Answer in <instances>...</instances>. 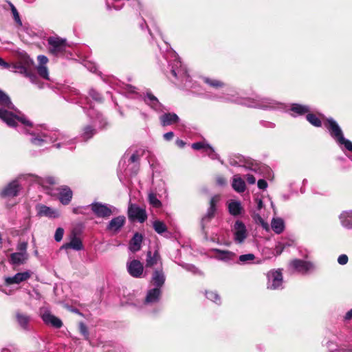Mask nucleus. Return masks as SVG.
Instances as JSON below:
<instances>
[{
	"label": "nucleus",
	"instance_id": "f257e3e1",
	"mask_svg": "<svg viewBox=\"0 0 352 352\" xmlns=\"http://www.w3.org/2000/svg\"><path fill=\"white\" fill-rule=\"evenodd\" d=\"M0 119L8 126L16 128L19 133L29 134L30 142L35 146H43L46 144L54 143L56 148L67 147L72 148L74 140L58 130L49 131L38 129L12 102L8 95L0 89Z\"/></svg>",
	"mask_w": 352,
	"mask_h": 352
},
{
	"label": "nucleus",
	"instance_id": "f03ea898",
	"mask_svg": "<svg viewBox=\"0 0 352 352\" xmlns=\"http://www.w3.org/2000/svg\"><path fill=\"white\" fill-rule=\"evenodd\" d=\"M208 98L223 102H234L263 110H283L286 107L284 103L271 98L256 96L254 98H243L232 93L211 95Z\"/></svg>",
	"mask_w": 352,
	"mask_h": 352
},
{
	"label": "nucleus",
	"instance_id": "7ed1b4c3",
	"mask_svg": "<svg viewBox=\"0 0 352 352\" xmlns=\"http://www.w3.org/2000/svg\"><path fill=\"white\" fill-rule=\"evenodd\" d=\"M85 113L90 118L91 124L82 128L80 137L83 140L87 141L97 133L98 129H104L107 122L100 112L91 107Z\"/></svg>",
	"mask_w": 352,
	"mask_h": 352
},
{
	"label": "nucleus",
	"instance_id": "20e7f679",
	"mask_svg": "<svg viewBox=\"0 0 352 352\" xmlns=\"http://www.w3.org/2000/svg\"><path fill=\"white\" fill-rule=\"evenodd\" d=\"M324 125L330 136L342 151L346 150L352 153V142L344 138L342 129L334 119L327 118Z\"/></svg>",
	"mask_w": 352,
	"mask_h": 352
},
{
	"label": "nucleus",
	"instance_id": "39448f33",
	"mask_svg": "<svg viewBox=\"0 0 352 352\" xmlns=\"http://www.w3.org/2000/svg\"><path fill=\"white\" fill-rule=\"evenodd\" d=\"M168 62V66L172 75L179 80L182 83L187 86L188 82H190V76L184 65H182L177 56L175 52H170L168 57H166Z\"/></svg>",
	"mask_w": 352,
	"mask_h": 352
},
{
	"label": "nucleus",
	"instance_id": "423d86ee",
	"mask_svg": "<svg viewBox=\"0 0 352 352\" xmlns=\"http://www.w3.org/2000/svg\"><path fill=\"white\" fill-rule=\"evenodd\" d=\"M47 43L50 53L55 56H65L67 58L72 55L68 50L69 46L65 38L50 36L47 38Z\"/></svg>",
	"mask_w": 352,
	"mask_h": 352
},
{
	"label": "nucleus",
	"instance_id": "0eeeda50",
	"mask_svg": "<svg viewBox=\"0 0 352 352\" xmlns=\"http://www.w3.org/2000/svg\"><path fill=\"white\" fill-rule=\"evenodd\" d=\"M63 97L68 102L78 104L84 109L85 112L90 109L94 108L89 103L88 97H82L80 95L78 90L74 88H68L63 91Z\"/></svg>",
	"mask_w": 352,
	"mask_h": 352
},
{
	"label": "nucleus",
	"instance_id": "6e6552de",
	"mask_svg": "<svg viewBox=\"0 0 352 352\" xmlns=\"http://www.w3.org/2000/svg\"><path fill=\"white\" fill-rule=\"evenodd\" d=\"M88 207L97 217L103 219H108L111 215L118 212L115 206L101 202H93Z\"/></svg>",
	"mask_w": 352,
	"mask_h": 352
},
{
	"label": "nucleus",
	"instance_id": "1a4fd4ad",
	"mask_svg": "<svg viewBox=\"0 0 352 352\" xmlns=\"http://www.w3.org/2000/svg\"><path fill=\"white\" fill-rule=\"evenodd\" d=\"M267 289L276 290L283 288V277L280 269L270 270L267 274Z\"/></svg>",
	"mask_w": 352,
	"mask_h": 352
},
{
	"label": "nucleus",
	"instance_id": "9d476101",
	"mask_svg": "<svg viewBox=\"0 0 352 352\" xmlns=\"http://www.w3.org/2000/svg\"><path fill=\"white\" fill-rule=\"evenodd\" d=\"M39 316L43 322L55 329H60L63 327L62 320L52 314L47 307H41L39 309Z\"/></svg>",
	"mask_w": 352,
	"mask_h": 352
},
{
	"label": "nucleus",
	"instance_id": "9b49d317",
	"mask_svg": "<svg viewBox=\"0 0 352 352\" xmlns=\"http://www.w3.org/2000/svg\"><path fill=\"white\" fill-rule=\"evenodd\" d=\"M219 201V197L217 195H215L210 199L209 208H208L206 214L201 219V228L203 233H204L206 235L207 234L206 229L208 226V224L214 217L217 210V204Z\"/></svg>",
	"mask_w": 352,
	"mask_h": 352
},
{
	"label": "nucleus",
	"instance_id": "f8f14e48",
	"mask_svg": "<svg viewBox=\"0 0 352 352\" xmlns=\"http://www.w3.org/2000/svg\"><path fill=\"white\" fill-rule=\"evenodd\" d=\"M26 175H21L16 179H14L6 186L0 192L1 197H14L18 195V193L21 189V185L19 181L22 179H25Z\"/></svg>",
	"mask_w": 352,
	"mask_h": 352
},
{
	"label": "nucleus",
	"instance_id": "ddd939ff",
	"mask_svg": "<svg viewBox=\"0 0 352 352\" xmlns=\"http://www.w3.org/2000/svg\"><path fill=\"white\" fill-rule=\"evenodd\" d=\"M289 267L294 272L301 274H306L314 270V265L309 261L294 259L289 263Z\"/></svg>",
	"mask_w": 352,
	"mask_h": 352
},
{
	"label": "nucleus",
	"instance_id": "4468645a",
	"mask_svg": "<svg viewBox=\"0 0 352 352\" xmlns=\"http://www.w3.org/2000/svg\"><path fill=\"white\" fill-rule=\"evenodd\" d=\"M12 72L19 73L28 78L32 84L36 85L39 89L44 87V83L41 82L37 76L33 72L29 71L24 65L16 64L12 66Z\"/></svg>",
	"mask_w": 352,
	"mask_h": 352
},
{
	"label": "nucleus",
	"instance_id": "2eb2a0df",
	"mask_svg": "<svg viewBox=\"0 0 352 352\" xmlns=\"http://www.w3.org/2000/svg\"><path fill=\"white\" fill-rule=\"evenodd\" d=\"M128 216L130 219L137 220L140 223L144 222L147 219L146 210L133 204H130L129 206Z\"/></svg>",
	"mask_w": 352,
	"mask_h": 352
},
{
	"label": "nucleus",
	"instance_id": "dca6fc26",
	"mask_svg": "<svg viewBox=\"0 0 352 352\" xmlns=\"http://www.w3.org/2000/svg\"><path fill=\"white\" fill-rule=\"evenodd\" d=\"M248 233L244 223L237 220L234 226V239L236 243H241L247 238Z\"/></svg>",
	"mask_w": 352,
	"mask_h": 352
},
{
	"label": "nucleus",
	"instance_id": "f3484780",
	"mask_svg": "<svg viewBox=\"0 0 352 352\" xmlns=\"http://www.w3.org/2000/svg\"><path fill=\"white\" fill-rule=\"evenodd\" d=\"M126 267L129 274L134 278H140L144 270L143 264L136 259L128 262Z\"/></svg>",
	"mask_w": 352,
	"mask_h": 352
},
{
	"label": "nucleus",
	"instance_id": "a211bd4d",
	"mask_svg": "<svg viewBox=\"0 0 352 352\" xmlns=\"http://www.w3.org/2000/svg\"><path fill=\"white\" fill-rule=\"evenodd\" d=\"M126 223L124 215H120L113 218L107 225L106 230L113 233H118Z\"/></svg>",
	"mask_w": 352,
	"mask_h": 352
},
{
	"label": "nucleus",
	"instance_id": "6ab92c4d",
	"mask_svg": "<svg viewBox=\"0 0 352 352\" xmlns=\"http://www.w3.org/2000/svg\"><path fill=\"white\" fill-rule=\"evenodd\" d=\"M31 277V272L30 271H25L19 272L13 276H8L5 278V283L6 285L19 284L22 282L26 281Z\"/></svg>",
	"mask_w": 352,
	"mask_h": 352
},
{
	"label": "nucleus",
	"instance_id": "aec40b11",
	"mask_svg": "<svg viewBox=\"0 0 352 352\" xmlns=\"http://www.w3.org/2000/svg\"><path fill=\"white\" fill-rule=\"evenodd\" d=\"M162 296V289L159 287H153L148 290L145 300V305H153L160 301Z\"/></svg>",
	"mask_w": 352,
	"mask_h": 352
},
{
	"label": "nucleus",
	"instance_id": "412c9836",
	"mask_svg": "<svg viewBox=\"0 0 352 352\" xmlns=\"http://www.w3.org/2000/svg\"><path fill=\"white\" fill-rule=\"evenodd\" d=\"M166 280V276L163 272L162 267H159L154 270L152 278L151 283L154 285V287H159L162 289V287L164 286Z\"/></svg>",
	"mask_w": 352,
	"mask_h": 352
},
{
	"label": "nucleus",
	"instance_id": "4be33fe9",
	"mask_svg": "<svg viewBox=\"0 0 352 352\" xmlns=\"http://www.w3.org/2000/svg\"><path fill=\"white\" fill-rule=\"evenodd\" d=\"M37 214L39 217H47L48 218H57L60 216L59 212L52 208L45 205H38L36 206Z\"/></svg>",
	"mask_w": 352,
	"mask_h": 352
},
{
	"label": "nucleus",
	"instance_id": "5701e85b",
	"mask_svg": "<svg viewBox=\"0 0 352 352\" xmlns=\"http://www.w3.org/2000/svg\"><path fill=\"white\" fill-rule=\"evenodd\" d=\"M212 252L216 253L214 258L217 260L224 262H230L233 261L236 256L235 253L228 250H221L220 249L214 248L211 250Z\"/></svg>",
	"mask_w": 352,
	"mask_h": 352
},
{
	"label": "nucleus",
	"instance_id": "b1692460",
	"mask_svg": "<svg viewBox=\"0 0 352 352\" xmlns=\"http://www.w3.org/2000/svg\"><path fill=\"white\" fill-rule=\"evenodd\" d=\"M28 259V253L14 252L12 253L9 257V263L14 266L23 265Z\"/></svg>",
	"mask_w": 352,
	"mask_h": 352
},
{
	"label": "nucleus",
	"instance_id": "393cba45",
	"mask_svg": "<svg viewBox=\"0 0 352 352\" xmlns=\"http://www.w3.org/2000/svg\"><path fill=\"white\" fill-rule=\"evenodd\" d=\"M290 111L291 115L294 117L298 116H304L311 112V109L309 105L301 104L298 103H293L291 104Z\"/></svg>",
	"mask_w": 352,
	"mask_h": 352
},
{
	"label": "nucleus",
	"instance_id": "a878e982",
	"mask_svg": "<svg viewBox=\"0 0 352 352\" xmlns=\"http://www.w3.org/2000/svg\"><path fill=\"white\" fill-rule=\"evenodd\" d=\"M157 263L160 264V267H162L161 256L158 251L155 250L153 253L150 250L148 251L146 254V267H152Z\"/></svg>",
	"mask_w": 352,
	"mask_h": 352
},
{
	"label": "nucleus",
	"instance_id": "bb28decb",
	"mask_svg": "<svg viewBox=\"0 0 352 352\" xmlns=\"http://www.w3.org/2000/svg\"><path fill=\"white\" fill-rule=\"evenodd\" d=\"M16 320L20 327L24 331H30V322L31 317L25 314L17 311L16 313Z\"/></svg>",
	"mask_w": 352,
	"mask_h": 352
},
{
	"label": "nucleus",
	"instance_id": "cd10ccee",
	"mask_svg": "<svg viewBox=\"0 0 352 352\" xmlns=\"http://www.w3.org/2000/svg\"><path fill=\"white\" fill-rule=\"evenodd\" d=\"M72 191L69 187L62 186L59 189L58 199L62 204L68 205L72 199Z\"/></svg>",
	"mask_w": 352,
	"mask_h": 352
},
{
	"label": "nucleus",
	"instance_id": "c85d7f7f",
	"mask_svg": "<svg viewBox=\"0 0 352 352\" xmlns=\"http://www.w3.org/2000/svg\"><path fill=\"white\" fill-rule=\"evenodd\" d=\"M160 120L163 126H166L178 122L179 118L175 113H166L160 116Z\"/></svg>",
	"mask_w": 352,
	"mask_h": 352
},
{
	"label": "nucleus",
	"instance_id": "c756f323",
	"mask_svg": "<svg viewBox=\"0 0 352 352\" xmlns=\"http://www.w3.org/2000/svg\"><path fill=\"white\" fill-rule=\"evenodd\" d=\"M228 209L229 213L234 217L239 216L243 212V208L239 201L230 200L228 201Z\"/></svg>",
	"mask_w": 352,
	"mask_h": 352
},
{
	"label": "nucleus",
	"instance_id": "7c9ffc66",
	"mask_svg": "<svg viewBox=\"0 0 352 352\" xmlns=\"http://www.w3.org/2000/svg\"><path fill=\"white\" fill-rule=\"evenodd\" d=\"M144 100V102L154 110L157 111H160L162 110V104L159 102L158 99L151 92L146 93Z\"/></svg>",
	"mask_w": 352,
	"mask_h": 352
},
{
	"label": "nucleus",
	"instance_id": "2f4dec72",
	"mask_svg": "<svg viewBox=\"0 0 352 352\" xmlns=\"http://www.w3.org/2000/svg\"><path fill=\"white\" fill-rule=\"evenodd\" d=\"M142 239V234L138 232L135 233L129 242V250L133 252L139 251L141 248Z\"/></svg>",
	"mask_w": 352,
	"mask_h": 352
},
{
	"label": "nucleus",
	"instance_id": "473e14b6",
	"mask_svg": "<svg viewBox=\"0 0 352 352\" xmlns=\"http://www.w3.org/2000/svg\"><path fill=\"white\" fill-rule=\"evenodd\" d=\"M232 187L239 193L243 192L246 188L245 183L239 175H234L233 176Z\"/></svg>",
	"mask_w": 352,
	"mask_h": 352
},
{
	"label": "nucleus",
	"instance_id": "72a5a7b5",
	"mask_svg": "<svg viewBox=\"0 0 352 352\" xmlns=\"http://www.w3.org/2000/svg\"><path fill=\"white\" fill-rule=\"evenodd\" d=\"M62 249H72L76 251H79L83 249V245L81 240L74 236L72 237L69 243H65L62 247Z\"/></svg>",
	"mask_w": 352,
	"mask_h": 352
},
{
	"label": "nucleus",
	"instance_id": "f704fd0d",
	"mask_svg": "<svg viewBox=\"0 0 352 352\" xmlns=\"http://www.w3.org/2000/svg\"><path fill=\"white\" fill-rule=\"evenodd\" d=\"M342 226L352 230V210L343 211L339 216Z\"/></svg>",
	"mask_w": 352,
	"mask_h": 352
},
{
	"label": "nucleus",
	"instance_id": "c9c22d12",
	"mask_svg": "<svg viewBox=\"0 0 352 352\" xmlns=\"http://www.w3.org/2000/svg\"><path fill=\"white\" fill-rule=\"evenodd\" d=\"M201 80L209 87L214 89L223 88L226 85V84L223 81L214 78L203 76L201 77Z\"/></svg>",
	"mask_w": 352,
	"mask_h": 352
},
{
	"label": "nucleus",
	"instance_id": "e433bc0d",
	"mask_svg": "<svg viewBox=\"0 0 352 352\" xmlns=\"http://www.w3.org/2000/svg\"><path fill=\"white\" fill-rule=\"evenodd\" d=\"M271 227L276 234H280L285 230V222L282 218L274 217L272 219Z\"/></svg>",
	"mask_w": 352,
	"mask_h": 352
},
{
	"label": "nucleus",
	"instance_id": "4c0bfd02",
	"mask_svg": "<svg viewBox=\"0 0 352 352\" xmlns=\"http://www.w3.org/2000/svg\"><path fill=\"white\" fill-rule=\"evenodd\" d=\"M307 120L313 126L316 127H320L322 126V121L320 117L311 112L306 115Z\"/></svg>",
	"mask_w": 352,
	"mask_h": 352
},
{
	"label": "nucleus",
	"instance_id": "58836bf2",
	"mask_svg": "<svg viewBox=\"0 0 352 352\" xmlns=\"http://www.w3.org/2000/svg\"><path fill=\"white\" fill-rule=\"evenodd\" d=\"M153 227L155 231L159 234H162L167 232V227L165 223L161 221L156 220L153 223Z\"/></svg>",
	"mask_w": 352,
	"mask_h": 352
},
{
	"label": "nucleus",
	"instance_id": "ea45409f",
	"mask_svg": "<svg viewBox=\"0 0 352 352\" xmlns=\"http://www.w3.org/2000/svg\"><path fill=\"white\" fill-rule=\"evenodd\" d=\"M255 259V256L254 254L249 253L245 254L240 255L239 257V263L245 265V264H250L253 263L254 260Z\"/></svg>",
	"mask_w": 352,
	"mask_h": 352
},
{
	"label": "nucleus",
	"instance_id": "a19ab883",
	"mask_svg": "<svg viewBox=\"0 0 352 352\" xmlns=\"http://www.w3.org/2000/svg\"><path fill=\"white\" fill-rule=\"evenodd\" d=\"M36 71L40 77L47 80H50L48 69L46 65H37Z\"/></svg>",
	"mask_w": 352,
	"mask_h": 352
},
{
	"label": "nucleus",
	"instance_id": "79ce46f5",
	"mask_svg": "<svg viewBox=\"0 0 352 352\" xmlns=\"http://www.w3.org/2000/svg\"><path fill=\"white\" fill-rule=\"evenodd\" d=\"M206 296L208 300L215 302L217 305H219L221 303V298H220L219 295L216 292H213V291L206 292Z\"/></svg>",
	"mask_w": 352,
	"mask_h": 352
},
{
	"label": "nucleus",
	"instance_id": "37998d69",
	"mask_svg": "<svg viewBox=\"0 0 352 352\" xmlns=\"http://www.w3.org/2000/svg\"><path fill=\"white\" fill-rule=\"evenodd\" d=\"M148 201L150 204L155 208H160L162 202L157 199V196L153 193L148 195Z\"/></svg>",
	"mask_w": 352,
	"mask_h": 352
},
{
	"label": "nucleus",
	"instance_id": "c03bdc74",
	"mask_svg": "<svg viewBox=\"0 0 352 352\" xmlns=\"http://www.w3.org/2000/svg\"><path fill=\"white\" fill-rule=\"evenodd\" d=\"M210 144L204 142H195L192 144V148L195 150H202L204 153L206 151V147H208Z\"/></svg>",
	"mask_w": 352,
	"mask_h": 352
},
{
	"label": "nucleus",
	"instance_id": "a18cd8bd",
	"mask_svg": "<svg viewBox=\"0 0 352 352\" xmlns=\"http://www.w3.org/2000/svg\"><path fill=\"white\" fill-rule=\"evenodd\" d=\"M204 153L212 160L219 159V155L214 151V148L210 145H209L208 147H206V151Z\"/></svg>",
	"mask_w": 352,
	"mask_h": 352
},
{
	"label": "nucleus",
	"instance_id": "49530a36",
	"mask_svg": "<svg viewBox=\"0 0 352 352\" xmlns=\"http://www.w3.org/2000/svg\"><path fill=\"white\" fill-rule=\"evenodd\" d=\"M89 96L95 101L96 102H101L102 101V96L100 94H99L98 91H96L95 89H91L89 91Z\"/></svg>",
	"mask_w": 352,
	"mask_h": 352
},
{
	"label": "nucleus",
	"instance_id": "de8ad7c7",
	"mask_svg": "<svg viewBox=\"0 0 352 352\" xmlns=\"http://www.w3.org/2000/svg\"><path fill=\"white\" fill-rule=\"evenodd\" d=\"M39 183L41 184H44L45 183L49 184H54L56 182V179L54 177L52 176H47L45 177L44 179H39L38 180Z\"/></svg>",
	"mask_w": 352,
	"mask_h": 352
},
{
	"label": "nucleus",
	"instance_id": "09e8293b",
	"mask_svg": "<svg viewBox=\"0 0 352 352\" xmlns=\"http://www.w3.org/2000/svg\"><path fill=\"white\" fill-rule=\"evenodd\" d=\"M10 7H11V10H12V14H13V17H14V19L15 20V21L19 23V25H21V21L20 19V16H19V12L16 10V8L14 7V6L12 3H10Z\"/></svg>",
	"mask_w": 352,
	"mask_h": 352
},
{
	"label": "nucleus",
	"instance_id": "8fccbe9b",
	"mask_svg": "<svg viewBox=\"0 0 352 352\" xmlns=\"http://www.w3.org/2000/svg\"><path fill=\"white\" fill-rule=\"evenodd\" d=\"M64 234V229L62 228H58L56 230L55 234H54V239L56 241L59 242L63 239Z\"/></svg>",
	"mask_w": 352,
	"mask_h": 352
},
{
	"label": "nucleus",
	"instance_id": "3c124183",
	"mask_svg": "<svg viewBox=\"0 0 352 352\" xmlns=\"http://www.w3.org/2000/svg\"><path fill=\"white\" fill-rule=\"evenodd\" d=\"M79 327L80 333L85 336V339L87 340L89 338V331L87 326L84 323L80 322Z\"/></svg>",
	"mask_w": 352,
	"mask_h": 352
},
{
	"label": "nucleus",
	"instance_id": "603ef678",
	"mask_svg": "<svg viewBox=\"0 0 352 352\" xmlns=\"http://www.w3.org/2000/svg\"><path fill=\"white\" fill-rule=\"evenodd\" d=\"M38 65H46L48 63V58L45 55H38L37 56Z\"/></svg>",
	"mask_w": 352,
	"mask_h": 352
},
{
	"label": "nucleus",
	"instance_id": "864d4df0",
	"mask_svg": "<svg viewBox=\"0 0 352 352\" xmlns=\"http://www.w3.org/2000/svg\"><path fill=\"white\" fill-rule=\"evenodd\" d=\"M258 188L261 190H265L267 188V182L263 179H258L257 182Z\"/></svg>",
	"mask_w": 352,
	"mask_h": 352
},
{
	"label": "nucleus",
	"instance_id": "5fc2aeb1",
	"mask_svg": "<svg viewBox=\"0 0 352 352\" xmlns=\"http://www.w3.org/2000/svg\"><path fill=\"white\" fill-rule=\"evenodd\" d=\"M27 247H28L27 243L23 242L18 245L17 250H19V252L28 253L27 252Z\"/></svg>",
	"mask_w": 352,
	"mask_h": 352
},
{
	"label": "nucleus",
	"instance_id": "6e6d98bb",
	"mask_svg": "<svg viewBox=\"0 0 352 352\" xmlns=\"http://www.w3.org/2000/svg\"><path fill=\"white\" fill-rule=\"evenodd\" d=\"M338 262L340 265H345L348 262V256L346 254H341L338 256Z\"/></svg>",
	"mask_w": 352,
	"mask_h": 352
},
{
	"label": "nucleus",
	"instance_id": "4d7b16f0",
	"mask_svg": "<svg viewBox=\"0 0 352 352\" xmlns=\"http://www.w3.org/2000/svg\"><path fill=\"white\" fill-rule=\"evenodd\" d=\"M106 8H107V10H111L112 9H115L116 10H120L122 8V6H116V5H111V4L109 3L108 0H106Z\"/></svg>",
	"mask_w": 352,
	"mask_h": 352
},
{
	"label": "nucleus",
	"instance_id": "13d9d810",
	"mask_svg": "<svg viewBox=\"0 0 352 352\" xmlns=\"http://www.w3.org/2000/svg\"><path fill=\"white\" fill-rule=\"evenodd\" d=\"M183 267H184L186 270L189 271V272H191L194 274L197 273V272L198 271V270L195 267V266L192 265H190V264H186V265H182Z\"/></svg>",
	"mask_w": 352,
	"mask_h": 352
},
{
	"label": "nucleus",
	"instance_id": "bf43d9fd",
	"mask_svg": "<svg viewBox=\"0 0 352 352\" xmlns=\"http://www.w3.org/2000/svg\"><path fill=\"white\" fill-rule=\"evenodd\" d=\"M331 345H333V343L331 342H327V347L329 348V350L330 352H349L346 350H344V349H333L332 347H331Z\"/></svg>",
	"mask_w": 352,
	"mask_h": 352
},
{
	"label": "nucleus",
	"instance_id": "052dcab7",
	"mask_svg": "<svg viewBox=\"0 0 352 352\" xmlns=\"http://www.w3.org/2000/svg\"><path fill=\"white\" fill-rule=\"evenodd\" d=\"M260 124L264 127H268V128H274L275 127L274 123L268 122V121L261 120L260 122Z\"/></svg>",
	"mask_w": 352,
	"mask_h": 352
},
{
	"label": "nucleus",
	"instance_id": "680f3d73",
	"mask_svg": "<svg viewBox=\"0 0 352 352\" xmlns=\"http://www.w3.org/2000/svg\"><path fill=\"white\" fill-rule=\"evenodd\" d=\"M174 137V133L172 131L167 132L163 135V138L166 141L171 140Z\"/></svg>",
	"mask_w": 352,
	"mask_h": 352
},
{
	"label": "nucleus",
	"instance_id": "e2e57ef3",
	"mask_svg": "<svg viewBox=\"0 0 352 352\" xmlns=\"http://www.w3.org/2000/svg\"><path fill=\"white\" fill-rule=\"evenodd\" d=\"M247 168L256 173H257L261 169V167L258 166V164H254L253 163L248 166Z\"/></svg>",
	"mask_w": 352,
	"mask_h": 352
},
{
	"label": "nucleus",
	"instance_id": "0e129e2a",
	"mask_svg": "<svg viewBox=\"0 0 352 352\" xmlns=\"http://www.w3.org/2000/svg\"><path fill=\"white\" fill-rule=\"evenodd\" d=\"M246 180L249 184H254L256 183V179L254 177V175H250V174L247 175Z\"/></svg>",
	"mask_w": 352,
	"mask_h": 352
},
{
	"label": "nucleus",
	"instance_id": "69168bd1",
	"mask_svg": "<svg viewBox=\"0 0 352 352\" xmlns=\"http://www.w3.org/2000/svg\"><path fill=\"white\" fill-rule=\"evenodd\" d=\"M217 183L219 186H224L226 184V179L222 176H218L217 177Z\"/></svg>",
	"mask_w": 352,
	"mask_h": 352
},
{
	"label": "nucleus",
	"instance_id": "338daca9",
	"mask_svg": "<svg viewBox=\"0 0 352 352\" xmlns=\"http://www.w3.org/2000/svg\"><path fill=\"white\" fill-rule=\"evenodd\" d=\"M139 160V155L137 153H133L129 158V162L131 163H135Z\"/></svg>",
	"mask_w": 352,
	"mask_h": 352
},
{
	"label": "nucleus",
	"instance_id": "774afa93",
	"mask_svg": "<svg viewBox=\"0 0 352 352\" xmlns=\"http://www.w3.org/2000/svg\"><path fill=\"white\" fill-rule=\"evenodd\" d=\"M344 318L345 320H350L352 319V309L346 313Z\"/></svg>",
	"mask_w": 352,
	"mask_h": 352
}]
</instances>
